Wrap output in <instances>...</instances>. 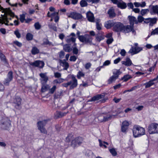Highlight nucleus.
Listing matches in <instances>:
<instances>
[{
    "mask_svg": "<svg viewBox=\"0 0 158 158\" xmlns=\"http://www.w3.org/2000/svg\"><path fill=\"white\" fill-rule=\"evenodd\" d=\"M68 17L76 20L82 19V16L79 13L73 12L70 14L69 15H68Z\"/></svg>",
    "mask_w": 158,
    "mask_h": 158,
    "instance_id": "4468645a",
    "label": "nucleus"
},
{
    "mask_svg": "<svg viewBox=\"0 0 158 158\" xmlns=\"http://www.w3.org/2000/svg\"><path fill=\"white\" fill-rule=\"evenodd\" d=\"M112 116L110 114H107L106 116H103L102 122H105L108 121L111 118Z\"/></svg>",
    "mask_w": 158,
    "mask_h": 158,
    "instance_id": "e433bc0d",
    "label": "nucleus"
},
{
    "mask_svg": "<svg viewBox=\"0 0 158 158\" xmlns=\"http://www.w3.org/2000/svg\"><path fill=\"white\" fill-rule=\"evenodd\" d=\"M86 18L88 21L91 22H95V18L94 15L90 11H88L86 13Z\"/></svg>",
    "mask_w": 158,
    "mask_h": 158,
    "instance_id": "f3484780",
    "label": "nucleus"
},
{
    "mask_svg": "<svg viewBox=\"0 0 158 158\" xmlns=\"http://www.w3.org/2000/svg\"><path fill=\"white\" fill-rule=\"evenodd\" d=\"M128 52L129 53H131V55L137 54V52H136L135 47H132Z\"/></svg>",
    "mask_w": 158,
    "mask_h": 158,
    "instance_id": "72a5a7b5",
    "label": "nucleus"
},
{
    "mask_svg": "<svg viewBox=\"0 0 158 158\" xmlns=\"http://www.w3.org/2000/svg\"><path fill=\"white\" fill-rule=\"evenodd\" d=\"M12 80H10V79L6 78L3 81V84L6 85H8L10 82Z\"/></svg>",
    "mask_w": 158,
    "mask_h": 158,
    "instance_id": "052dcab7",
    "label": "nucleus"
},
{
    "mask_svg": "<svg viewBox=\"0 0 158 158\" xmlns=\"http://www.w3.org/2000/svg\"><path fill=\"white\" fill-rule=\"evenodd\" d=\"M85 73L81 71H79L77 74V77L78 79H80L81 77H84Z\"/></svg>",
    "mask_w": 158,
    "mask_h": 158,
    "instance_id": "ea45409f",
    "label": "nucleus"
},
{
    "mask_svg": "<svg viewBox=\"0 0 158 158\" xmlns=\"http://www.w3.org/2000/svg\"><path fill=\"white\" fill-rule=\"evenodd\" d=\"M158 34V28H156L154 30H153L151 33V35H148V37L150 36L151 35H155Z\"/></svg>",
    "mask_w": 158,
    "mask_h": 158,
    "instance_id": "8fccbe9b",
    "label": "nucleus"
},
{
    "mask_svg": "<svg viewBox=\"0 0 158 158\" xmlns=\"http://www.w3.org/2000/svg\"><path fill=\"white\" fill-rule=\"evenodd\" d=\"M131 77H132L130 75H127L124 76V77L122 78V79L124 81H127Z\"/></svg>",
    "mask_w": 158,
    "mask_h": 158,
    "instance_id": "37998d69",
    "label": "nucleus"
},
{
    "mask_svg": "<svg viewBox=\"0 0 158 158\" xmlns=\"http://www.w3.org/2000/svg\"><path fill=\"white\" fill-rule=\"evenodd\" d=\"M77 59V57L75 56H70L69 60L71 61H75Z\"/></svg>",
    "mask_w": 158,
    "mask_h": 158,
    "instance_id": "e2e57ef3",
    "label": "nucleus"
},
{
    "mask_svg": "<svg viewBox=\"0 0 158 158\" xmlns=\"http://www.w3.org/2000/svg\"><path fill=\"white\" fill-rule=\"evenodd\" d=\"M109 151L113 156H116L117 155V153L115 150L114 148H112L109 149Z\"/></svg>",
    "mask_w": 158,
    "mask_h": 158,
    "instance_id": "79ce46f5",
    "label": "nucleus"
},
{
    "mask_svg": "<svg viewBox=\"0 0 158 158\" xmlns=\"http://www.w3.org/2000/svg\"><path fill=\"white\" fill-rule=\"evenodd\" d=\"M100 20L99 19H96V28L98 30H101L102 29V24L100 23Z\"/></svg>",
    "mask_w": 158,
    "mask_h": 158,
    "instance_id": "473e14b6",
    "label": "nucleus"
},
{
    "mask_svg": "<svg viewBox=\"0 0 158 158\" xmlns=\"http://www.w3.org/2000/svg\"><path fill=\"white\" fill-rule=\"evenodd\" d=\"M71 77L72 80L69 81V83H70V88L73 89L77 86V81L74 75H72Z\"/></svg>",
    "mask_w": 158,
    "mask_h": 158,
    "instance_id": "9b49d317",
    "label": "nucleus"
},
{
    "mask_svg": "<svg viewBox=\"0 0 158 158\" xmlns=\"http://www.w3.org/2000/svg\"><path fill=\"white\" fill-rule=\"evenodd\" d=\"M31 65L33 66L38 67L40 68H42L44 65V62L40 60H36L32 62Z\"/></svg>",
    "mask_w": 158,
    "mask_h": 158,
    "instance_id": "2eb2a0df",
    "label": "nucleus"
},
{
    "mask_svg": "<svg viewBox=\"0 0 158 158\" xmlns=\"http://www.w3.org/2000/svg\"><path fill=\"white\" fill-rule=\"evenodd\" d=\"M33 38V35L30 33H27L26 35V38L27 40H31Z\"/></svg>",
    "mask_w": 158,
    "mask_h": 158,
    "instance_id": "c03bdc74",
    "label": "nucleus"
},
{
    "mask_svg": "<svg viewBox=\"0 0 158 158\" xmlns=\"http://www.w3.org/2000/svg\"><path fill=\"white\" fill-rule=\"evenodd\" d=\"M149 10L148 9H142L141 11V14L142 16H143L148 13Z\"/></svg>",
    "mask_w": 158,
    "mask_h": 158,
    "instance_id": "de8ad7c7",
    "label": "nucleus"
},
{
    "mask_svg": "<svg viewBox=\"0 0 158 158\" xmlns=\"http://www.w3.org/2000/svg\"><path fill=\"white\" fill-rule=\"evenodd\" d=\"M25 15L24 14H22L20 15L19 20L22 23H23L24 22V21H25Z\"/></svg>",
    "mask_w": 158,
    "mask_h": 158,
    "instance_id": "09e8293b",
    "label": "nucleus"
},
{
    "mask_svg": "<svg viewBox=\"0 0 158 158\" xmlns=\"http://www.w3.org/2000/svg\"><path fill=\"white\" fill-rule=\"evenodd\" d=\"M14 43L19 47H21L22 45V44L21 43L17 41H14Z\"/></svg>",
    "mask_w": 158,
    "mask_h": 158,
    "instance_id": "774afa93",
    "label": "nucleus"
},
{
    "mask_svg": "<svg viewBox=\"0 0 158 158\" xmlns=\"http://www.w3.org/2000/svg\"><path fill=\"white\" fill-rule=\"evenodd\" d=\"M137 88V86H136L133 87L130 89H128V90H125L123 92V93H125L126 92H127L132 91L133 90H134L136 89Z\"/></svg>",
    "mask_w": 158,
    "mask_h": 158,
    "instance_id": "680f3d73",
    "label": "nucleus"
},
{
    "mask_svg": "<svg viewBox=\"0 0 158 158\" xmlns=\"http://www.w3.org/2000/svg\"><path fill=\"white\" fill-rule=\"evenodd\" d=\"M138 23H142L144 20V19L142 16L139 15L137 18Z\"/></svg>",
    "mask_w": 158,
    "mask_h": 158,
    "instance_id": "4d7b16f0",
    "label": "nucleus"
},
{
    "mask_svg": "<svg viewBox=\"0 0 158 158\" xmlns=\"http://www.w3.org/2000/svg\"><path fill=\"white\" fill-rule=\"evenodd\" d=\"M0 10H2V12L6 13L9 14H10L11 15H13V13L11 11L10 8H4L1 6H0Z\"/></svg>",
    "mask_w": 158,
    "mask_h": 158,
    "instance_id": "a878e982",
    "label": "nucleus"
},
{
    "mask_svg": "<svg viewBox=\"0 0 158 158\" xmlns=\"http://www.w3.org/2000/svg\"><path fill=\"white\" fill-rule=\"evenodd\" d=\"M113 76H114L117 78H118V76L120 74V71L119 70H115L113 72Z\"/></svg>",
    "mask_w": 158,
    "mask_h": 158,
    "instance_id": "a19ab883",
    "label": "nucleus"
},
{
    "mask_svg": "<svg viewBox=\"0 0 158 158\" xmlns=\"http://www.w3.org/2000/svg\"><path fill=\"white\" fill-rule=\"evenodd\" d=\"M48 120H44L42 121H39L37 122V127L38 129L41 133L47 134V131L44 127L47 124Z\"/></svg>",
    "mask_w": 158,
    "mask_h": 158,
    "instance_id": "7ed1b4c3",
    "label": "nucleus"
},
{
    "mask_svg": "<svg viewBox=\"0 0 158 158\" xmlns=\"http://www.w3.org/2000/svg\"><path fill=\"white\" fill-rule=\"evenodd\" d=\"M64 79L62 78H60L58 79H55L53 81V83L56 84H60L63 82Z\"/></svg>",
    "mask_w": 158,
    "mask_h": 158,
    "instance_id": "a18cd8bd",
    "label": "nucleus"
},
{
    "mask_svg": "<svg viewBox=\"0 0 158 158\" xmlns=\"http://www.w3.org/2000/svg\"><path fill=\"white\" fill-rule=\"evenodd\" d=\"M91 64L89 62L86 63L85 64V67L86 69H88L91 67Z\"/></svg>",
    "mask_w": 158,
    "mask_h": 158,
    "instance_id": "338daca9",
    "label": "nucleus"
},
{
    "mask_svg": "<svg viewBox=\"0 0 158 158\" xmlns=\"http://www.w3.org/2000/svg\"><path fill=\"white\" fill-rule=\"evenodd\" d=\"M21 101V99L20 97L18 96H17L15 97L14 100V106L16 108L19 109H20Z\"/></svg>",
    "mask_w": 158,
    "mask_h": 158,
    "instance_id": "ddd939ff",
    "label": "nucleus"
},
{
    "mask_svg": "<svg viewBox=\"0 0 158 158\" xmlns=\"http://www.w3.org/2000/svg\"><path fill=\"white\" fill-rule=\"evenodd\" d=\"M157 20V18H150V22L154 24H155L156 23Z\"/></svg>",
    "mask_w": 158,
    "mask_h": 158,
    "instance_id": "0e129e2a",
    "label": "nucleus"
},
{
    "mask_svg": "<svg viewBox=\"0 0 158 158\" xmlns=\"http://www.w3.org/2000/svg\"><path fill=\"white\" fill-rule=\"evenodd\" d=\"M87 156L89 158H93L94 157V155L93 152L90 150L88 151Z\"/></svg>",
    "mask_w": 158,
    "mask_h": 158,
    "instance_id": "603ef678",
    "label": "nucleus"
},
{
    "mask_svg": "<svg viewBox=\"0 0 158 158\" xmlns=\"http://www.w3.org/2000/svg\"><path fill=\"white\" fill-rule=\"evenodd\" d=\"M105 96V94L104 93L102 94H100L97 95L91 98L90 101H96L99 100L100 99H102L101 100H100V101L102 103L105 102L106 99L104 98Z\"/></svg>",
    "mask_w": 158,
    "mask_h": 158,
    "instance_id": "6e6552de",
    "label": "nucleus"
},
{
    "mask_svg": "<svg viewBox=\"0 0 158 158\" xmlns=\"http://www.w3.org/2000/svg\"><path fill=\"white\" fill-rule=\"evenodd\" d=\"M71 36H72V37L69 38H67L66 40V41L68 43H70L71 42L74 43V45L75 46L76 45V44L75 43L76 40V38H75L76 35L74 33H72L70 34L69 37H70Z\"/></svg>",
    "mask_w": 158,
    "mask_h": 158,
    "instance_id": "dca6fc26",
    "label": "nucleus"
},
{
    "mask_svg": "<svg viewBox=\"0 0 158 158\" xmlns=\"http://www.w3.org/2000/svg\"><path fill=\"white\" fill-rule=\"evenodd\" d=\"M133 136L135 138L138 137L145 134V129L139 125H135L132 129Z\"/></svg>",
    "mask_w": 158,
    "mask_h": 158,
    "instance_id": "f257e3e1",
    "label": "nucleus"
},
{
    "mask_svg": "<svg viewBox=\"0 0 158 158\" xmlns=\"http://www.w3.org/2000/svg\"><path fill=\"white\" fill-rule=\"evenodd\" d=\"M34 27L36 30H39L41 27V25L39 22L35 23L34 24Z\"/></svg>",
    "mask_w": 158,
    "mask_h": 158,
    "instance_id": "5fc2aeb1",
    "label": "nucleus"
},
{
    "mask_svg": "<svg viewBox=\"0 0 158 158\" xmlns=\"http://www.w3.org/2000/svg\"><path fill=\"white\" fill-rule=\"evenodd\" d=\"M41 92L42 93L45 92L48 89L50 88V87L49 85L46 84V83H42L41 84Z\"/></svg>",
    "mask_w": 158,
    "mask_h": 158,
    "instance_id": "393cba45",
    "label": "nucleus"
},
{
    "mask_svg": "<svg viewBox=\"0 0 158 158\" xmlns=\"http://www.w3.org/2000/svg\"><path fill=\"white\" fill-rule=\"evenodd\" d=\"M41 45L43 46L48 45L50 46L52 45V43L50 42L47 39L44 38L43 40V42L41 44Z\"/></svg>",
    "mask_w": 158,
    "mask_h": 158,
    "instance_id": "c85d7f7f",
    "label": "nucleus"
},
{
    "mask_svg": "<svg viewBox=\"0 0 158 158\" xmlns=\"http://www.w3.org/2000/svg\"><path fill=\"white\" fill-rule=\"evenodd\" d=\"M54 76L55 78H59L61 77V74L59 72H55L54 73Z\"/></svg>",
    "mask_w": 158,
    "mask_h": 158,
    "instance_id": "69168bd1",
    "label": "nucleus"
},
{
    "mask_svg": "<svg viewBox=\"0 0 158 158\" xmlns=\"http://www.w3.org/2000/svg\"><path fill=\"white\" fill-rule=\"evenodd\" d=\"M114 23V22L112 20H108L105 22L104 26L105 28L109 29L113 27Z\"/></svg>",
    "mask_w": 158,
    "mask_h": 158,
    "instance_id": "aec40b11",
    "label": "nucleus"
},
{
    "mask_svg": "<svg viewBox=\"0 0 158 158\" xmlns=\"http://www.w3.org/2000/svg\"><path fill=\"white\" fill-rule=\"evenodd\" d=\"M148 131L150 134L158 133V124L151 123L148 126Z\"/></svg>",
    "mask_w": 158,
    "mask_h": 158,
    "instance_id": "39448f33",
    "label": "nucleus"
},
{
    "mask_svg": "<svg viewBox=\"0 0 158 158\" xmlns=\"http://www.w3.org/2000/svg\"><path fill=\"white\" fill-rule=\"evenodd\" d=\"M0 58L2 61L6 62V59L5 56L1 52H0Z\"/></svg>",
    "mask_w": 158,
    "mask_h": 158,
    "instance_id": "13d9d810",
    "label": "nucleus"
},
{
    "mask_svg": "<svg viewBox=\"0 0 158 158\" xmlns=\"http://www.w3.org/2000/svg\"><path fill=\"white\" fill-rule=\"evenodd\" d=\"M40 52L39 50L36 47H33L31 50V53L32 55H35Z\"/></svg>",
    "mask_w": 158,
    "mask_h": 158,
    "instance_id": "7c9ffc66",
    "label": "nucleus"
},
{
    "mask_svg": "<svg viewBox=\"0 0 158 158\" xmlns=\"http://www.w3.org/2000/svg\"><path fill=\"white\" fill-rule=\"evenodd\" d=\"M11 126V121L8 117H3L0 121V127L2 130H8Z\"/></svg>",
    "mask_w": 158,
    "mask_h": 158,
    "instance_id": "f03ea898",
    "label": "nucleus"
},
{
    "mask_svg": "<svg viewBox=\"0 0 158 158\" xmlns=\"http://www.w3.org/2000/svg\"><path fill=\"white\" fill-rule=\"evenodd\" d=\"M60 63L61 65L64 67V70H67L69 67V63L66 62L64 60H63V61H62Z\"/></svg>",
    "mask_w": 158,
    "mask_h": 158,
    "instance_id": "cd10ccee",
    "label": "nucleus"
},
{
    "mask_svg": "<svg viewBox=\"0 0 158 158\" xmlns=\"http://www.w3.org/2000/svg\"><path fill=\"white\" fill-rule=\"evenodd\" d=\"M68 113H69L68 111L63 112L61 111H57L55 114V116L56 118H61L65 116Z\"/></svg>",
    "mask_w": 158,
    "mask_h": 158,
    "instance_id": "412c9836",
    "label": "nucleus"
},
{
    "mask_svg": "<svg viewBox=\"0 0 158 158\" xmlns=\"http://www.w3.org/2000/svg\"><path fill=\"white\" fill-rule=\"evenodd\" d=\"M87 1L85 0H81L80 2V5L81 7H84L87 6L88 3Z\"/></svg>",
    "mask_w": 158,
    "mask_h": 158,
    "instance_id": "58836bf2",
    "label": "nucleus"
},
{
    "mask_svg": "<svg viewBox=\"0 0 158 158\" xmlns=\"http://www.w3.org/2000/svg\"><path fill=\"white\" fill-rule=\"evenodd\" d=\"M13 78V72L10 71L8 73L6 78L10 79V80H12Z\"/></svg>",
    "mask_w": 158,
    "mask_h": 158,
    "instance_id": "49530a36",
    "label": "nucleus"
},
{
    "mask_svg": "<svg viewBox=\"0 0 158 158\" xmlns=\"http://www.w3.org/2000/svg\"><path fill=\"white\" fill-rule=\"evenodd\" d=\"M88 3L92 4H97L99 2V0H86Z\"/></svg>",
    "mask_w": 158,
    "mask_h": 158,
    "instance_id": "6e6d98bb",
    "label": "nucleus"
},
{
    "mask_svg": "<svg viewBox=\"0 0 158 158\" xmlns=\"http://www.w3.org/2000/svg\"><path fill=\"white\" fill-rule=\"evenodd\" d=\"M107 14L109 15V18L111 19L114 18L116 16V14L115 12V10L112 7L109 9L107 11Z\"/></svg>",
    "mask_w": 158,
    "mask_h": 158,
    "instance_id": "4be33fe9",
    "label": "nucleus"
},
{
    "mask_svg": "<svg viewBox=\"0 0 158 158\" xmlns=\"http://www.w3.org/2000/svg\"><path fill=\"white\" fill-rule=\"evenodd\" d=\"M73 138V135L72 134H69L65 139V141L69 142Z\"/></svg>",
    "mask_w": 158,
    "mask_h": 158,
    "instance_id": "4c0bfd02",
    "label": "nucleus"
},
{
    "mask_svg": "<svg viewBox=\"0 0 158 158\" xmlns=\"http://www.w3.org/2000/svg\"><path fill=\"white\" fill-rule=\"evenodd\" d=\"M131 31L132 33L135 35L136 32L134 29V27L131 25L123 26V27L122 30V32H123L125 33H129Z\"/></svg>",
    "mask_w": 158,
    "mask_h": 158,
    "instance_id": "9d476101",
    "label": "nucleus"
},
{
    "mask_svg": "<svg viewBox=\"0 0 158 158\" xmlns=\"http://www.w3.org/2000/svg\"><path fill=\"white\" fill-rule=\"evenodd\" d=\"M129 19L130 21V23L131 25L134 27V23L137 24L138 23V21L136 20V18L133 16H129Z\"/></svg>",
    "mask_w": 158,
    "mask_h": 158,
    "instance_id": "5701e85b",
    "label": "nucleus"
},
{
    "mask_svg": "<svg viewBox=\"0 0 158 158\" xmlns=\"http://www.w3.org/2000/svg\"><path fill=\"white\" fill-rule=\"evenodd\" d=\"M122 64L127 66H129L131 65L132 63L131 59L128 57H127L126 58L125 61H122Z\"/></svg>",
    "mask_w": 158,
    "mask_h": 158,
    "instance_id": "b1692460",
    "label": "nucleus"
},
{
    "mask_svg": "<svg viewBox=\"0 0 158 158\" xmlns=\"http://www.w3.org/2000/svg\"><path fill=\"white\" fill-rule=\"evenodd\" d=\"M14 34L16 35V37L18 38H20L21 34L19 31V30L18 29L14 31Z\"/></svg>",
    "mask_w": 158,
    "mask_h": 158,
    "instance_id": "864d4df0",
    "label": "nucleus"
},
{
    "mask_svg": "<svg viewBox=\"0 0 158 158\" xmlns=\"http://www.w3.org/2000/svg\"><path fill=\"white\" fill-rule=\"evenodd\" d=\"M104 36L102 35L99 33L96 35V39L97 41L100 42L101 40L104 39Z\"/></svg>",
    "mask_w": 158,
    "mask_h": 158,
    "instance_id": "2f4dec72",
    "label": "nucleus"
},
{
    "mask_svg": "<svg viewBox=\"0 0 158 158\" xmlns=\"http://www.w3.org/2000/svg\"><path fill=\"white\" fill-rule=\"evenodd\" d=\"M117 79L114 76H112L110 77L108 80V83L109 84H110L112 83L114 81L116 80Z\"/></svg>",
    "mask_w": 158,
    "mask_h": 158,
    "instance_id": "c9c22d12",
    "label": "nucleus"
},
{
    "mask_svg": "<svg viewBox=\"0 0 158 158\" xmlns=\"http://www.w3.org/2000/svg\"><path fill=\"white\" fill-rule=\"evenodd\" d=\"M149 10L150 13L152 14H157L158 12V5H150Z\"/></svg>",
    "mask_w": 158,
    "mask_h": 158,
    "instance_id": "6ab92c4d",
    "label": "nucleus"
},
{
    "mask_svg": "<svg viewBox=\"0 0 158 158\" xmlns=\"http://www.w3.org/2000/svg\"><path fill=\"white\" fill-rule=\"evenodd\" d=\"M11 11L13 13V15H11L10 14H9L7 13H4L6 15L2 17V19H0V23L5 24L6 25H8L9 20H11L12 18L14 17L15 15L14 13Z\"/></svg>",
    "mask_w": 158,
    "mask_h": 158,
    "instance_id": "20e7f679",
    "label": "nucleus"
},
{
    "mask_svg": "<svg viewBox=\"0 0 158 158\" xmlns=\"http://www.w3.org/2000/svg\"><path fill=\"white\" fill-rule=\"evenodd\" d=\"M39 76L40 77V80L41 84L47 83L48 80V77L47 76V73H41Z\"/></svg>",
    "mask_w": 158,
    "mask_h": 158,
    "instance_id": "f8f14e48",
    "label": "nucleus"
},
{
    "mask_svg": "<svg viewBox=\"0 0 158 158\" xmlns=\"http://www.w3.org/2000/svg\"><path fill=\"white\" fill-rule=\"evenodd\" d=\"M56 89V85H54L51 89H49V93L51 94H53Z\"/></svg>",
    "mask_w": 158,
    "mask_h": 158,
    "instance_id": "3c124183",
    "label": "nucleus"
},
{
    "mask_svg": "<svg viewBox=\"0 0 158 158\" xmlns=\"http://www.w3.org/2000/svg\"><path fill=\"white\" fill-rule=\"evenodd\" d=\"M63 49L65 52H70L72 50L70 46L68 44H66L63 46Z\"/></svg>",
    "mask_w": 158,
    "mask_h": 158,
    "instance_id": "c756f323",
    "label": "nucleus"
},
{
    "mask_svg": "<svg viewBox=\"0 0 158 158\" xmlns=\"http://www.w3.org/2000/svg\"><path fill=\"white\" fill-rule=\"evenodd\" d=\"M117 5L118 7L122 9H125L127 7L126 3L123 1L119 2Z\"/></svg>",
    "mask_w": 158,
    "mask_h": 158,
    "instance_id": "bb28decb",
    "label": "nucleus"
},
{
    "mask_svg": "<svg viewBox=\"0 0 158 158\" xmlns=\"http://www.w3.org/2000/svg\"><path fill=\"white\" fill-rule=\"evenodd\" d=\"M83 141V139L81 137H77L72 140L71 145L73 148H74L80 145Z\"/></svg>",
    "mask_w": 158,
    "mask_h": 158,
    "instance_id": "0eeeda50",
    "label": "nucleus"
},
{
    "mask_svg": "<svg viewBox=\"0 0 158 158\" xmlns=\"http://www.w3.org/2000/svg\"><path fill=\"white\" fill-rule=\"evenodd\" d=\"M129 125V122L127 121H123L122 124L121 131L123 132H126Z\"/></svg>",
    "mask_w": 158,
    "mask_h": 158,
    "instance_id": "a211bd4d",
    "label": "nucleus"
},
{
    "mask_svg": "<svg viewBox=\"0 0 158 158\" xmlns=\"http://www.w3.org/2000/svg\"><path fill=\"white\" fill-rule=\"evenodd\" d=\"M78 39L82 42L85 44H91L92 43L93 38L89 35L86 34L83 35H79Z\"/></svg>",
    "mask_w": 158,
    "mask_h": 158,
    "instance_id": "423d86ee",
    "label": "nucleus"
},
{
    "mask_svg": "<svg viewBox=\"0 0 158 158\" xmlns=\"http://www.w3.org/2000/svg\"><path fill=\"white\" fill-rule=\"evenodd\" d=\"M154 84V82H152V81L150 80L148 82L145 83L144 85L145 86V87L146 88L150 87Z\"/></svg>",
    "mask_w": 158,
    "mask_h": 158,
    "instance_id": "f704fd0d",
    "label": "nucleus"
},
{
    "mask_svg": "<svg viewBox=\"0 0 158 158\" xmlns=\"http://www.w3.org/2000/svg\"><path fill=\"white\" fill-rule=\"evenodd\" d=\"M73 54L77 55L78 53V50L76 47H74L73 48Z\"/></svg>",
    "mask_w": 158,
    "mask_h": 158,
    "instance_id": "bf43d9fd",
    "label": "nucleus"
},
{
    "mask_svg": "<svg viewBox=\"0 0 158 158\" xmlns=\"http://www.w3.org/2000/svg\"><path fill=\"white\" fill-rule=\"evenodd\" d=\"M124 25L119 22H115L113 28L114 31L119 32H122Z\"/></svg>",
    "mask_w": 158,
    "mask_h": 158,
    "instance_id": "1a4fd4ad",
    "label": "nucleus"
}]
</instances>
